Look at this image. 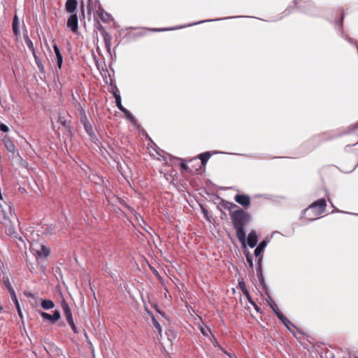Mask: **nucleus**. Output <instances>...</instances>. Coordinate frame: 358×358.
I'll list each match as a JSON object with an SVG mask.
<instances>
[{
	"label": "nucleus",
	"instance_id": "obj_1",
	"mask_svg": "<svg viewBox=\"0 0 358 358\" xmlns=\"http://www.w3.org/2000/svg\"><path fill=\"white\" fill-rule=\"evenodd\" d=\"M229 206H226L230 211V217L236 235L243 247H246V233L244 227L246 226L250 220V215L242 208L233 203H227Z\"/></svg>",
	"mask_w": 358,
	"mask_h": 358
},
{
	"label": "nucleus",
	"instance_id": "obj_2",
	"mask_svg": "<svg viewBox=\"0 0 358 358\" xmlns=\"http://www.w3.org/2000/svg\"><path fill=\"white\" fill-rule=\"evenodd\" d=\"M326 206L327 203L324 199H318L304 210V214L308 216L310 213L313 212L315 216H318L324 213Z\"/></svg>",
	"mask_w": 358,
	"mask_h": 358
},
{
	"label": "nucleus",
	"instance_id": "obj_3",
	"mask_svg": "<svg viewBox=\"0 0 358 358\" xmlns=\"http://www.w3.org/2000/svg\"><path fill=\"white\" fill-rule=\"evenodd\" d=\"M76 107L78 108V109H79L80 110V115H81L80 121H81L82 124H83L85 131L91 138H94L95 136V134L93 131L92 126L90 124V121L88 120L85 110H83L80 103L78 101H76Z\"/></svg>",
	"mask_w": 358,
	"mask_h": 358
},
{
	"label": "nucleus",
	"instance_id": "obj_4",
	"mask_svg": "<svg viewBox=\"0 0 358 358\" xmlns=\"http://www.w3.org/2000/svg\"><path fill=\"white\" fill-rule=\"evenodd\" d=\"M114 97L115 99V103L116 106L120 110H121L126 117L131 122V123L134 125L137 126L138 122L136 118L134 117V115L122 105V101H121V96L120 94L118 92H114L113 93Z\"/></svg>",
	"mask_w": 358,
	"mask_h": 358
},
{
	"label": "nucleus",
	"instance_id": "obj_5",
	"mask_svg": "<svg viewBox=\"0 0 358 358\" xmlns=\"http://www.w3.org/2000/svg\"><path fill=\"white\" fill-rule=\"evenodd\" d=\"M39 314L43 317V319L48 320L52 324H55L56 322L59 320L61 317L60 313L57 310H55L52 315H50L48 313L43 311H40Z\"/></svg>",
	"mask_w": 358,
	"mask_h": 358
},
{
	"label": "nucleus",
	"instance_id": "obj_6",
	"mask_svg": "<svg viewBox=\"0 0 358 358\" xmlns=\"http://www.w3.org/2000/svg\"><path fill=\"white\" fill-rule=\"evenodd\" d=\"M78 20L76 13H72L67 20V27L69 28L72 32L76 33L78 31Z\"/></svg>",
	"mask_w": 358,
	"mask_h": 358
},
{
	"label": "nucleus",
	"instance_id": "obj_7",
	"mask_svg": "<svg viewBox=\"0 0 358 358\" xmlns=\"http://www.w3.org/2000/svg\"><path fill=\"white\" fill-rule=\"evenodd\" d=\"M61 306L64 311V314L65 315L66 320L67 322H71L73 320V315L71 313V310L64 299H62L61 301Z\"/></svg>",
	"mask_w": 358,
	"mask_h": 358
},
{
	"label": "nucleus",
	"instance_id": "obj_8",
	"mask_svg": "<svg viewBox=\"0 0 358 358\" xmlns=\"http://www.w3.org/2000/svg\"><path fill=\"white\" fill-rule=\"evenodd\" d=\"M234 199L238 203L244 207L248 206L250 203V198L246 194H236Z\"/></svg>",
	"mask_w": 358,
	"mask_h": 358
},
{
	"label": "nucleus",
	"instance_id": "obj_9",
	"mask_svg": "<svg viewBox=\"0 0 358 358\" xmlns=\"http://www.w3.org/2000/svg\"><path fill=\"white\" fill-rule=\"evenodd\" d=\"M248 244L251 248H253L257 245L258 241V236L257 232L254 230H252L248 236Z\"/></svg>",
	"mask_w": 358,
	"mask_h": 358
},
{
	"label": "nucleus",
	"instance_id": "obj_10",
	"mask_svg": "<svg viewBox=\"0 0 358 358\" xmlns=\"http://www.w3.org/2000/svg\"><path fill=\"white\" fill-rule=\"evenodd\" d=\"M348 133L351 134L352 141H355V143H352L351 145H357L358 143V123L350 127Z\"/></svg>",
	"mask_w": 358,
	"mask_h": 358
},
{
	"label": "nucleus",
	"instance_id": "obj_11",
	"mask_svg": "<svg viewBox=\"0 0 358 358\" xmlns=\"http://www.w3.org/2000/svg\"><path fill=\"white\" fill-rule=\"evenodd\" d=\"M50 253V250L48 248H47L44 245H41L40 250H36L35 256L36 257L37 259L41 257H47L49 256Z\"/></svg>",
	"mask_w": 358,
	"mask_h": 358
},
{
	"label": "nucleus",
	"instance_id": "obj_12",
	"mask_svg": "<svg viewBox=\"0 0 358 358\" xmlns=\"http://www.w3.org/2000/svg\"><path fill=\"white\" fill-rule=\"evenodd\" d=\"M78 6L77 0H67L65 4L66 10L69 13H76L75 11Z\"/></svg>",
	"mask_w": 358,
	"mask_h": 358
},
{
	"label": "nucleus",
	"instance_id": "obj_13",
	"mask_svg": "<svg viewBox=\"0 0 358 358\" xmlns=\"http://www.w3.org/2000/svg\"><path fill=\"white\" fill-rule=\"evenodd\" d=\"M53 50H54V52H55V56H56L57 65L58 68L60 69L62 68V63H63V57L61 54V52H60L58 46L56 44L53 45Z\"/></svg>",
	"mask_w": 358,
	"mask_h": 358
},
{
	"label": "nucleus",
	"instance_id": "obj_14",
	"mask_svg": "<svg viewBox=\"0 0 358 358\" xmlns=\"http://www.w3.org/2000/svg\"><path fill=\"white\" fill-rule=\"evenodd\" d=\"M12 29L14 35L18 37L20 36V21L16 15H15L13 17Z\"/></svg>",
	"mask_w": 358,
	"mask_h": 358
},
{
	"label": "nucleus",
	"instance_id": "obj_15",
	"mask_svg": "<svg viewBox=\"0 0 358 358\" xmlns=\"http://www.w3.org/2000/svg\"><path fill=\"white\" fill-rule=\"evenodd\" d=\"M238 287H239V289H241V291L243 292L244 295L246 296V297L248 298L249 302L250 303L253 304V303L252 302V301L250 299V293H249L248 290L246 288L245 283L243 279L238 280Z\"/></svg>",
	"mask_w": 358,
	"mask_h": 358
},
{
	"label": "nucleus",
	"instance_id": "obj_16",
	"mask_svg": "<svg viewBox=\"0 0 358 358\" xmlns=\"http://www.w3.org/2000/svg\"><path fill=\"white\" fill-rule=\"evenodd\" d=\"M101 29H99L103 37V41L106 48L109 50L110 47V36L106 31V30L100 25Z\"/></svg>",
	"mask_w": 358,
	"mask_h": 358
},
{
	"label": "nucleus",
	"instance_id": "obj_17",
	"mask_svg": "<svg viewBox=\"0 0 358 358\" xmlns=\"http://www.w3.org/2000/svg\"><path fill=\"white\" fill-rule=\"evenodd\" d=\"M267 245V241H262L259 245L255 248L254 254L256 257H258L261 253L263 252L264 248Z\"/></svg>",
	"mask_w": 358,
	"mask_h": 358
},
{
	"label": "nucleus",
	"instance_id": "obj_18",
	"mask_svg": "<svg viewBox=\"0 0 358 358\" xmlns=\"http://www.w3.org/2000/svg\"><path fill=\"white\" fill-rule=\"evenodd\" d=\"M6 233L8 235L13 237V238H18L20 241H21L22 242H23V240L22 238V237L20 236H18V234L17 233V231H15V229L13 226L10 225V227H8L7 229H6Z\"/></svg>",
	"mask_w": 358,
	"mask_h": 358
},
{
	"label": "nucleus",
	"instance_id": "obj_19",
	"mask_svg": "<svg viewBox=\"0 0 358 358\" xmlns=\"http://www.w3.org/2000/svg\"><path fill=\"white\" fill-rule=\"evenodd\" d=\"M41 306L45 310H50L55 307V303L50 299H44L41 301Z\"/></svg>",
	"mask_w": 358,
	"mask_h": 358
},
{
	"label": "nucleus",
	"instance_id": "obj_20",
	"mask_svg": "<svg viewBox=\"0 0 358 358\" xmlns=\"http://www.w3.org/2000/svg\"><path fill=\"white\" fill-rule=\"evenodd\" d=\"M149 314L151 315L152 322L153 326L156 328V329L157 330L158 333L159 334H161L162 329V327H161L160 324L156 320V318L155 317V316L153 315V314L151 312H150Z\"/></svg>",
	"mask_w": 358,
	"mask_h": 358
},
{
	"label": "nucleus",
	"instance_id": "obj_21",
	"mask_svg": "<svg viewBox=\"0 0 358 358\" xmlns=\"http://www.w3.org/2000/svg\"><path fill=\"white\" fill-rule=\"evenodd\" d=\"M5 145L7 150L10 152L15 153L17 151L15 145L11 141L5 142Z\"/></svg>",
	"mask_w": 358,
	"mask_h": 358
},
{
	"label": "nucleus",
	"instance_id": "obj_22",
	"mask_svg": "<svg viewBox=\"0 0 358 358\" xmlns=\"http://www.w3.org/2000/svg\"><path fill=\"white\" fill-rule=\"evenodd\" d=\"M211 155L210 152H206L199 155V159H201V164L205 165L210 157Z\"/></svg>",
	"mask_w": 358,
	"mask_h": 358
},
{
	"label": "nucleus",
	"instance_id": "obj_23",
	"mask_svg": "<svg viewBox=\"0 0 358 358\" xmlns=\"http://www.w3.org/2000/svg\"><path fill=\"white\" fill-rule=\"evenodd\" d=\"M281 322L290 331H292V327L296 329V327L285 316Z\"/></svg>",
	"mask_w": 358,
	"mask_h": 358
},
{
	"label": "nucleus",
	"instance_id": "obj_24",
	"mask_svg": "<svg viewBox=\"0 0 358 358\" xmlns=\"http://www.w3.org/2000/svg\"><path fill=\"white\" fill-rule=\"evenodd\" d=\"M199 330L201 333L203 334V336L208 337L209 334H211V331L210 328H208L207 326L205 325H200L199 326Z\"/></svg>",
	"mask_w": 358,
	"mask_h": 358
},
{
	"label": "nucleus",
	"instance_id": "obj_25",
	"mask_svg": "<svg viewBox=\"0 0 358 358\" xmlns=\"http://www.w3.org/2000/svg\"><path fill=\"white\" fill-rule=\"evenodd\" d=\"M34 60H35L36 64L37 65L40 72L43 73L45 71V68L42 63L41 59L38 57H35Z\"/></svg>",
	"mask_w": 358,
	"mask_h": 358
},
{
	"label": "nucleus",
	"instance_id": "obj_26",
	"mask_svg": "<svg viewBox=\"0 0 358 358\" xmlns=\"http://www.w3.org/2000/svg\"><path fill=\"white\" fill-rule=\"evenodd\" d=\"M12 301H13V303L15 305V307H16V309L17 310V313H18L19 316L21 318H22V310H21V308H20V303H19L18 300L17 299V296L13 297Z\"/></svg>",
	"mask_w": 358,
	"mask_h": 358
},
{
	"label": "nucleus",
	"instance_id": "obj_27",
	"mask_svg": "<svg viewBox=\"0 0 358 358\" xmlns=\"http://www.w3.org/2000/svg\"><path fill=\"white\" fill-rule=\"evenodd\" d=\"M58 122L64 127H68V122L65 118L64 114L59 113Z\"/></svg>",
	"mask_w": 358,
	"mask_h": 358
},
{
	"label": "nucleus",
	"instance_id": "obj_28",
	"mask_svg": "<svg viewBox=\"0 0 358 358\" xmlns=\"http://www.w3.org/2000/svg\"><path fill=\"white\" fill-rule=\"evenodd\" d=\"M245 254L247 262L248 263L250 267L252 268L253 267V262H252L253 257H252V255L249 252H247Z\"/></svg>",
	"mask_w": 358,
	"mask_h": 358
},
{
	"label": "nucleus",
	"instance_id": "obj_29",
	"mask_svg": "<svg viewBox=\"0 0 358 358\" xmlns=\"http://www.w3.org/2000/svg\"><path fill=\"white\" fill-rule=\"evenodd\" d=\"M68 324L71 326V328L72 329V331L75 333V334H78V328L76 327L73 320H72L71 322H68Z\"/></svg>",
	"mask_w": 358,
	"mask_h": 358
},
{
	"label": "nucleus",
	"instance_id": "obj_30",
	"mask_svg": "<svg viewBox=\"0 0 358 358\" xmlns=\"http://www.w3.org/2000/svg\"><path fill=\"white\" fill-rule=\"evenodd\" d=\"M275 314L276 315L277 317L281 321L282 318L285 317V315L282 314V313L280 311V310L278 308L275 311H274Z\"/></svg>",
	"mask_w": 358,
	"mask_h": 358
},
{
	"label": "nucleus",
	"instance_id": "obj_31",
	"mask_svg": "<svg viewBox=\"0 0 358 358\" xmlns=\"http://www.w3.org/2000/svg\"><path fill=\"white\" fill-rule=\"evenodd\" d=\"M25 43L27 45V47L29 49V50L34 51V44H33L32 41H31V39L29 40V41L27 40V41H25Z\"/></svg>",
	"mask_w": 358,
	"mask_h": 358
},
{
	"label": "nucleus",
	"instance_id": "obj_32",
	"mask_svg": "<svg viewBox=\"0 0 358 358\" xmlns=\"http://www.w3.org/2000/svg\"><path fill=\"white\" fill-rule=\"evenodd\" d=\"M0 130L3 132H7L8 131V127L6 124L1 123L0 124Z\"/></svg>",
	"mask_w": 358,
	"mask_h": 358
},
{
	"label": "nucleus",
	"instance_id": "obj_33",
	"mask_svg": "<svg viewBox=\"0 0 358 358\" xmlns=\"http://www.w3.org/2000/svg\"><path fill=\"white\" fill-rule=\"evenodd\" d=\"M8 291L10 293L11 299H13V297L17 296L16 294H15V290H14V289H13V287L12 286L9 287Z\"/></svg>",
	"mask_w": 358,
	"mask_h": 358
},
{
	"label": "nucleus",
	"instance_id": "obj_34",
	"mask_svg": "<svg viewBox=\"0 0 358 358\" xmlns=\"http://www.w3.org/2000/svg\"><path fill=\"white\" fill-rule=\"evenodd\" d=\"M271 308L274 311H275L277 309H278V306L276 305V303L273 301H272L270 304H269Z\"/></svg>",
	"mask_w": 358,
	"mask_h": 358
},
{
	"label": "nucleus",
	"instance_id": "obj_35",
	"mask_svg": "<svg viewBox=\"0 0 358 358\" xmlns=\"http://www.w3.org/2000/svg\"><path fill=\"white\" fill-rule=\"evenodd\" d=\"M98 11H99H99H100V12H101V15H103V12H104V11H103V8H101L100 6L99 7V10H98ZM105 18H106V16H101V19L103 21H104V22H106V20Z\"/></svg>",
	"mask_w": 358,
	"mask_h": 358
},
{
	"label": "nucleus",
	"instance_id": "obj_36",
	"mask_svg": "<svg viewBox=\"0 0 358 358\" xmlns=\"http://www.w3.org/2000/svg\"><path fill=\"white\" fill-rule=\"evenodd\" d=\"M98 11H99H99H100V12H101V15H103V12H104V11H103V8H101L100 6L99 7V10H98ZM105 18H106V16H101V19L103 21H104V22H106V20Z\"/></svg>",
	"mask_w": 358,
	"mask_h": 358
},
{
	"label": "nucleus",
	"instance_id": "obj_37",
	"mask_svg": "<svg viewBox=\"0 0 358 358\" xmlns=\"http://www.w3.org/2000/svg\"><path fill=\"white\" fill-rule=\"evenodd\" d=\"M257 275H261V276L262 275V265H259V266H257Z\"/></svg>",
	"mask_w": 358,
	"mask_h": 358
},
{
	"label": "nucleus",
	"instance_id": "obj_38",
	"mask_svg": "<svg viewBox=\"0 0 358 358\" xmlns=\"http://www.w3.org/2000/svg\"><path fill=\"white\" fill-rule=\"evenodd\" d=\"M4 283H5L6 286V287L8 288V289H9V287L10 286H12L11 284L10 283L9 280H8V278H7L6 280H4Z\"/></svg>",
	"mask_w": 358,
	"mask_h": 358
},
{
	"label": "nucleus",
	"instance_id": "obj_39",
	"mask_svg": "<svg viewBox=\"0 0 358 358\" xmlns=\"http://www.w3.org/2000/svg\"><path fill=\"white\" fill-rule=\"evenodd\" d=\"M257 258V265H258V266H259V265H262V257L259 255Z\"/></svg>",
	"mask_w": 358,
	"mask_h": 358
},
{
	"label": "nucleus",
	"instance_id": "obj_40",
	"mask_svg": "<svg viewBox=\"0 0 358 358\" xmlns=\"http://www.w3.org/2000/svg\"><path fill=\"white\" fill-rule=\"evenodd\" d=\"M23 37H24V41H27V40H28V41L30 40L27 33H24L23 35Z\"/></svg>",
	"mask_w": 358,
	"mask_h": 358
},
{
	"label": "nucleus",
	"instance_id": "obj_41",
	"mask_svg": "<svg viewBox=\"0 0 358 358\" xmlns=\"http://www.w3.org/2000/svg\"><path fill=\"white\" fill-rule=\"evenodd\" d=\"M343 16H344V15H342L341 20V21L339 22V27H340L341 29H343Z\"/></svg>",
	"mask_w": 358,
	"mask_h": 358
},
{
	"label": "nucleus",
	"instance_id": "obj_42",
	"mask_svg": "<svg viewBox=\"0 0 358 358\" xmlns=\"http://www.w3.org/2000/svg\"><path fill=\"white\" fill-rule=\"evenodd\" d=\"M345 39H346V40H348V41L350 43H354V40H353L352 38H350V37H349V36H345Z\"/></svg>",
	"mask_w": 358,
	"mask_h": 358
},
{
	"label": "nucleus",
	"instance_id": "obj_43",
	"mask_svg": "<svg viewBox=\"0 0 358 358\" xmlns=\"http://www.w3.org/2000/svg\"><path fill=\"white\" fill-rule=\"evenodd\" d=\"M258 277V279L260 281L261 283H263L264 282V278H263V275L261 276V275H257Z\"/></svg>",
	"mask_w": 358,
	"mask_h": 358
},
{
	"label": "nucleus",
	"instance_id": "obj_44",
	"mask_svg": "<svg viewBox=\"0 0 358 358\" xmlns=\"http://www.w3.org/2000/svg\"><path fill=\"white\" fill-rule=\"evenodd\" d=\"M181 167L184 170H187V166L185 164H181Z\"/></svg>",
	"mask_w": 358,
	"mask_h": 358
},
{
	"label": "nucleus",
	"instance_id": "obj_45",
	"mask_svg": "<svg viewBox=\"0 0 358 358\" xmlns=\"http://www.w3.org/2000/svg\"><path fill=\"white\" fill-rule=\"evenodd\" d=\"M31 52L34 59H35V57H38L36 53L35 48H34V51H31Z\"/></svg>",
	"mask_w": 358,
	"mask_h": 358
},
{
	"label": "nucleus",
	"instance_id": "obj_46",
	"mask_svg": "<svg viewBox=\"0 0 358 358\" xmlns=\"http://www.w3.org/2000/svg\"><path fill=\"white\" fill-rule=\"evenodd\" d=\"M31 52L34 59H35V57H38L36 53L35 48H34V51H31Z\"/></svg>",
	"mask_w": 358,
	"mask_h": 358
},
{
	"label": "nucleus",
	"instance_id": "obj_47",
	"mask_svg": "<svg viewBox=\"0 0 358 358\" xmlns=\"http://www.w3.org/2000/svg\"><path fill=\"white\" fill-rule=\"evenodd\" d=\"M157 311L160 315H162V316H164V313H163V312H162V311H160V310H157Z\"/></svg>",
	"mask_w": 358,
	"mask_h": 358
},
{
	"label": "nucleus",
	"instance_id": "obj_48",
	"mask_svg": "<svg viewBox=\"0 0 358 358\" xmlns=\"http://www.w3.org/2000/svg\"><path fill=\"white\" fill-rule=\"evenodd\" d=\"M308 218L310 220H312V221H313V220H316V219H317L316 217H308Z\"/></svg>",
	"mask_w": 358,
	"mask_h": 358
},
{
	"label": "nucleus",
	"instance_id": "obj_49",
	"mask_svg": "<svg viewBox=\"0 0 358 358\" xmlns=\"http://www.w3.org/2000/svg\"><path fill=\"white\" fill-rule=\"evenodd\" d=\"M204 213H208V211L206 209H203Z\"/></svg>",
	"mask_w": 358,
	"mask_h": 358
},
{
	"label": "nucleus",
	"instance_id": "obj_50",
	"mask_svg": "<svg viewBox=\"0 0 358 358\" xmlns=\"http://www.w3.org/2000/svg\"><path fill=\"white\" fill-rule=\"evenodd\" d=\"M82 12L84 13V6H82Z\"/></svg>",
	"mask_w": 358,
	"mask_h": 358
},
{
	"label": "nucleus",
	"instance_id": "obj_51",
	"mask_svg": "<svg viewBox=\"0 0 358 358\" xmlns=\"http://www.w3.org/2000/svg\"><path fill=\"white\" fill-rule=\"evenodd\" d=\"M210 20H207L206 22H209ZM205 21L204 20H202L201 22H200L199 23H201V22H204Z\"/></svg>",
	"mask_w": 358,
	"mask_h": 358
},
{
	"label": "nucleus",
	"instance_id": "obj_52",
	"mask_svg": "<svg viewBox=\"0 0 358 358\" xmlns=\"http://www.w3.org/2000/svg\"><path fill=\"white\" fill-rule=\"evenodd\" d=\"M92 1V0H88L89 3H91Z\"/></svg>",
	"mask_w": 358,
	"mask_h": 358
},
{
	"label": "nucleus",
	"instance_id": "obj_53",
	"mask_svg": "<svg viewBox=\"0 0 358 358\" xmlns=\"http://www.w3.org/2000/svg\"><path fill=\"white\" fill-rule=\"evenodd\" d=\"M3 309V307L1 306H0V311L2 310Z\"/></svg>",
	"mask_w": 358,
	"mask_h": 358
},
{
	"label": "nucleus",
	"instance_id": "obj_54",
	"mask_svg": "<svg viewBox=\"0 0 358 358\" xmlns=\"http://www.w3.org/2000/svg\"><path fill=\"white\" fill-rule=\"evenodd\" d=\"M356 358H358V357H356Z\"/></svg>",
	"mask_w": 358,
	"mask_h": 358
}]
</instances>
